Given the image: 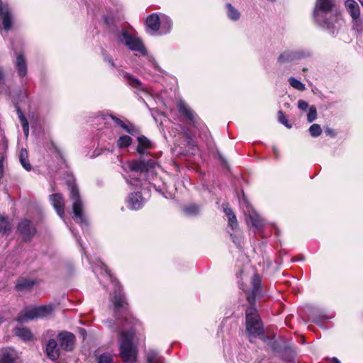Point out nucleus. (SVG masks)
Wrapping results in <instances>:
<instances>
[{
    "mask_svg": "<svg viewBox=\"0 0 363 363\" xmlns=\"http://www.w3.org/2000/svg\"><path fill=\"white\" fill-rule=\"evenodd\" d=\"M92 270L101 283L99 276L108 280L113 286L114 296L111 298L113 305L116 320H108V327L119 334V354L125 363H135L137 361L138 349L133 345V337L138 320L133 318L127 308L126 299L118 280L113 276L106 264L99 260Z\"/></svg>",
    "mask_w": 363,
    "mask_h": 363,
    "instance_id": "nucleus-1",
    "label": "nucleus"
},
{
    "mask_svg": "<svg viewBox=\"0 0 363 363\" xmlns=\"http://www.w3.org/2000/svg\"><path fill=\"white\" fill-rule=\"evenodd\" d=\"M157 165V163L156 160L152 158L130 161L124 167L125 170L128 169L127 172L128 174L124 176V178L127 183L132 186L143 187L147 184L152 186L164 198L172 199L174 195L172 193L166 190L164 184H163V186L161 187L150 182V176L153 175L154 169Z\"/></svg>",
    "mask_w": 363,
    "mask_h": 363,
    "instance_id": "nucleus-2",
    "label": "nucleus"
},
{
    "mask_svg": "<svg viewBox=\"0 0 363 363\" xmlns=\"http://www.w3.org/2000/svg\"><path fill=\"white\" fill-rule=\"evenodd\" d=\"M333 0H317L313 11L315 21L323 28L335 35L343 24V20L337 13H332Z\"/></svg>",
    "mask_w": 363,
    "mask_h": 363,
    "instance_id": "nucleus-3",
    "label": "nucleus"
},
{
    "mask_svg": "<svg viewBox=\"0 0 363 363\" xmlns=\"http://www.w3.org/2000/svg\"><path fill=\"white\" fill-rule=\"evenodd\" d=\"M230 237L238 249L239 257L238 258L235 267L236 279L239 289L241 291V297L250 302V275H249V263L248 256L242 251V238L240 235L230 233Z\"/></svg>",
    "mask_w": 363,
    "mask_h": 363,
    "instance_id": "nucleus-4",
    "label": "nucleus"
},
{
    "mask_svg": "<svg viewBox=\"0 0 363 363\" xmlns=\"http://www.w3.org/2000/svg\"><path fill=\"white\" fill-rule=\"evenodd\" d=\"M265 294L266 292L262 283V277L255 273L251 280V337L264 338L262 323L253 303L260 301Z\"/></svg>",
    "mask_w": 363,
    "mask_h": 363,
    "instance_id": "nucleus-5",
    "label": "nucleus"
},
{
    "mask_svg": "<svg viewBox=\"0 0 363 363\" xmlns=\"http://www.w3.org/2000/svg\"><path fill=\"white\" fill-rule=\"evenodd\" d=\"M68 187L69 198L72 202L73 218L78 223L82 229L88 226V220L83 213L84 204L80 197L79 189L74 182H69Z\"/></svg>",
    "mask_w": 363,
    "mask_h": 363,
    "instance_id": "nucleus-6",
    "label": "nucleus"
},
{
    "mask_svg": "<svg viewBox=\"0 0 363 363\" xmlns=\"http://www.w3.org/2000/svg\"><path fill=\"white\" fill-rule=\"evenodd\" d=\"M118 43L125 45L130 50L138 52L143 56L147 55V51L143 41L139 38L133 35L127 30L121 29L116 33Z\"/></svg>",
    "mask_w": 363,
    "mask_h": 363,
    "instance_id": "nucleus-7",
    "label": "nucleus"
},
{
    "mask_svg": "<svg viewBox=\"0 0 363 363\" xmlns=\"http://www.w3.org/2000/svg\"><path fill=\"white\" fill-rule=\"evenodd\" d=\"M54 309L55 306L51 303L38 307H26L19 313L16 317V320L23 323L35 318H45L50 315Z\"/></svg>",
    "mask_w": 363,
    "mask_h": 363,
    "instance_id": "nucleus-8",
    "label": "nucleus"
},
{
    "mask_svg": "<svg viewBox=\"0 0 363 363\" xmlns=\"http://www.w3.org/2000/svg\"><path fill=\"white\" fill-rule=\"evenodd\" d=\"M311 55V52L307 49H287L279 54L277 61L280 64H286L308 57Z\"/></svg>",
    "mask_w": 363,
    "mask_h": 363,
    "instance_id": "nucleus-9",
    "label": "nucleus"
},
{
    "mask_svg": "<svg viewBox=\"0 0 363 363\" xmlns=\"http://www.w3.org/2000/svg\"><path fill=\"white\" fill-rule=\"evenodd\" d=\"M178 111L179 113L184 116L189 124L196 128H201L202 123L197 114L183 101L178 104Z\"/></svg>",
    "mask_w": 363,
    "mask_h": 363,
    "instance_id": "nucleus-10",
    "label": "nucleus"
},
{
    "mask_svg": "<svg viewBox=\"0 0 363 363\" xmlns=\"http://www.w3.org/2000/svg\"><path fill=\"white\" fill-rule=\"evenodd\" d=\"M120 74L124 79L126 80L127 84L132 89H133L135 92L138 95L140 92L147 96L150 95L147 87L144 85L138 79L133 77L130 74L123 71L121 72Z\"/></svg>",
    "mask_w": 363,
    "mask_h": 363,
    "instance_id": "nucleus-11",
    "label": "nucleus"
},
{
    "mask_svg": "<svg viewBox=\"0 0 363 363\" xmlns=\"http://www.w3.org/2000/svg\"><path fill=\"white\" fill-rule=\"evenodd\" d=\"M18 230L26 242L30 241L36 233L33 223L28 219H25L18 223Z\"/></svg>",
    "mask_w": 363,
    "mask_h": 363,
    "instance_id": "nucleus-12",
    "label": "nucleus"
},
{
    "mask_svg": "<svg viewBox=\"0 0 363 363\" xmlns=\"http://www.w3.org/2000/svg\"><path fill=\"white\" fill-rule=\"evenodd\" d=\"M57 339L60 342V347L66 351H72L74 349L75 342V336L67 331H62L58 333Z\"/></svg>",
    "mask_w": 363,
    "mask_h": 363,
    "instance_id": "nucleus-13",
    "label": "nucleus"
},
{
    "mask_svg": "<svg viewBox=\"0 0 363 363\" xmlns=\"http://www.w3.org/2000/svg\"><path fill=\"white\" fill-rule=\"evenodd\" d=\"M0 22L4 30L8 31L12 26V16L7 4L0 2Z\"/></svg>",
    "mask_w": 363,
    "mask_h": 363,
    "instance_id": "nucleus-14",
    "label": "nucleus"
},
{
    "mask_svg": "<svg viewBox=\"0 0 363 363\" xmlns=\"http://www.w3.org/2000/svg\"><path fill=\"white\" fill-rule=\"evenodd\" d=\"M49 200L57 215L63 218L65 216V199L60 193L52 194L49 196Z\"/></svg>",
    "mask_w": 363,
    "mask_h": 363,
    "instance_id": "nucleus-15",
    "label": "nucleus"
},
{
    "mask_svg": "<svg viewBox=\"0 0 363 363\" xmlns=\"http://www.w3.org/2000/svg\"><path fill=\"white\" fill-rule=\"evenodd\" d=\"M145 201V199L140 191L131 193L127 199V206L131 210H138L144 206Z\"/></svg>",
    "mask_w": 363,
    "mask_h": 363,
    "instance_id": "nucleus-16",
    "label": "nucleus"
},
{
    "mask_svg": "<svg viewBox=\"0 0 363 363\" xmlns=\"http://www.w3.org/2000/svg\"><path fill=\"white\" fill-rule=\"evenodd\" d=\"M345 5L354 22V26L358 29V27L361 25L360 9L358 4L354 0H346Z\"/></svg>",
    "mask_w": 363,
    "mask_h": 363,
    "instance_id": "nucleus-17",
    "label": "nucleus"
},
{
    "mask_svg": "<svg viewBox=\"0 0 363 363\" xmlns=\"http://www.w3.org/2000/svg\"><path fill=\"white\" fill-rule=\"evenodd\" d=\"M160 16L157 13H152L146 18L147 31L151 35L158 33L160 29Z\"/></svg>",
    "mask_w": 363,
    "mask_h": 363,
    "instance_id": "nucleus-18",
    "label": "nucleus"
},
{
    "mask_svg": "<svg viewBox=\"0 0 363 363\" xmlns=\"http://www.w3.org/2000/svg\"><path fill=\"white\" fill-rule=\"evenodd\" d=\"M61 347H58L57 341L51 337L48 340L46 344V353L49 359L52 360H57L60 355Z\"/></svg>",
    "mask_w": 363,
    "mask_h": 363,
    "instance_id": "nucleus-19",
    "label": "nucleus"
},
{
    "mask_svg": "<svg viewBox=\"0 0 363 363\" xmlns=\"http://www.w3.org/2000/svg\"><path fill=\"white\" fill-rule=\"evenodd\" d=\"M138 145L137 147V152L140 154L141 157L147 155L148 150L152 147L151 141L144 135L138 137Z\"/></svg>",
    "mask_w": 363,
    "mask_h": 363,
    "instance_id": "nucleus-20",
    "label": "nucleus"
},
{
    "mask_svg": "<svg viewBox=\"0 0 363 363\" xmlns=\"http://www.w3.org/2000/svg\"><path fill=\"white\" fill-rule=\"evenodd\" d=\"M18 356L16 350L6 348L2 350L0 356V363H18Z\"/></svg>",
    "mask_w": 363,
    "mask_h": 363,
    "instance_id": "nucleus-21",
    "label": "nucleus"
},
{
    "mask_svg": "<svg viewBox=\"0 0 363 363\" xmlns=\"http://www.w3.org/2000/svg\"><path fill=\"white\" fill-rule=\"evenodd\" d=\"M14 65L18 77L21 78L26 77L28 71L27 63L25 57L22 53L17 55Z\"/></svg>",
    "mask_w": 363,
    "mask_h": 363,
    "instance_id": "nucleus-22",
    "label": "nucleus"
},
{
    "mask_svg": "<svg viewBox=\"0 0 363 363\" xmlns=\"http://www.w3.org/2000/svg\"><path fill=\"white\" fill-rule=\"evenodd\" d=\"M179 128L181 130V132L179 133V137L181 138H184L185 144L184 145L185 147H189V150H191L192 151H194L196 149V144L195 141L194 140L192 136L189 132L188 128H186L185 126L179 125Z\"/></svg>",
    "mask_w": 363,
    "mask_h": 363,
    "instance_id": "nucleus-23",
    "label": "nucleus"
},
{
    "mask_svg": "<svg viewBox=\"0 0 363 363\" xmlns=\"http://www.w3.org/2000/svg\"><path fill=\"white\" fill-rule=\"evenodd\" d=\"M172 21L171 18L164 15H160V29L158 30V35H166L172 30Z\"/></svg>",
    "mask_w": 363,
    "mask_h": 363,
    "instance_id": "nucleus-24",
    "label": "nucleus"
},
{
    "mask_svg": "<svg viewBox=\"0 0 363 363\" xmlns=\"http://www.w3.org/2000/svg\"><path fill=\"white\" fill-rule=\"evenodd\" d=\"M251 225L257 232H261L266 224L265 220L254 209L251 208Z\"/></svg>",
    "mask_w": 363,
    "mask_h": 363,
    "instance_id": "nucleus-25",
    "label": "nucleus"
},
{
    "mask_svg": "<svg viewBox=\"0 0 363 363\" xmlns=\"http://www.w3.org/2000/svg\"><path fill=\"white\" fill-rule=\"evenodd\" d=\"M35 284V279L21 277L18 279L15 288L18 291H30Z\"/></svg>",
    "mask_w": 363,
    "mask_h": 363,
    "instance_id": "nucleus-26",
    "label": "nucleus"
},
{
    "mask_svg": "<svg viewBox=\"0 0 363 363\" xmlns=\"http://www.w3.org/2000/svg\"><path fill=\"white\" fill-rule=\"evenodd\" d=\"M223 211L225 216L228 217V225L231 228L232 230H236L238 223L235 213L233 210L228 207L227 205L223 204Z\"/></svg>",
    "mask_w": 363,
    "mask_h": 363,
    "instance_id": "nucleus-27",
    "label": "nucleus"
},
{
    "mask_svg": "<svg viewBox=\"0 0 363 363\" xmlns=\"http://www.w3.org/2000/svg\"><path fill=\"white\" fill-rule=\"evenodd\" d=\"M145 356L147 363H164V357L155 350L147 351Z\"/></svg>",
    "mask_w": 363,
    "mask_h": 363,
    "instance_id": "nucleus-28",
    "label": "nucleus"
},
{
    "mask_svg": "<svg viewBox=\"0 0 363 363\" xmlns=\"http://www.w3.org/2000/svg\"><path fill=\"white\" fill-rule=\"evenodd\" d=\"M108 117L111 118L118 126L121 128L126 133L133 135L135 132V128L132 124L127 125L121 119L112 114L108 115Z\"/></svg>",
    "mask_w": 363,
    "mask_h": 363,
    "instance_id": "nucleus-29",
    "label": "nucleus"
},
{
    "mask_svg": "<svg viewBox=\"0 0 363 363\" xmlns=\"http://www.w3.org/2000/svg\"><path fill=\"white\" fill-rule=\"evenodd\" d=\"M226 15L228 18L233 21H237L240 18V11L232 6L231 4L227 3L225 4Z\"/></svg>",
    "mask_w": 363,
    "mask_h": 363,
    "instance_id": "nucleus-30",
    "label": "nucleus"
},
{
    "mask_svg": "<svg viewBox=\"0 0 363 363\" xmlns=\"http://www.w3.org/2000/svg\"><path fill=\"white\" fill-rule=\"evenodd\" d=\"M184 213L188 216H196L201 211V206L196 203H190L183 207Z\"/></svg>",
    "mask_w": 363,
    "mask_h": 363,
    "instance_id": "nucleus-31",
    "label": "nucleus"
},
{
    "mask_svg": "<svg viewBox=\"0 0 363 363\" xmlns=\"http://www.w3.org/2000/svg\"><path fill=\"white\" fill-rule=\"evenodd\" d=\"M15 334L25 341L31 340L33 339L32 333L27 328H16Z\"/></svg>",
    "mask_w": 363,
    "mask_h": 363,
    "instance_id": "nucleus-32",
    "label": "nucleus"
},
{
    "mask_svg": "<svg viewBox=\"0 0 363 363\" xmlns=\"http://www.w3.org/2000/svg\"><path fill=\"white\" fill-rule=\"evenodd\" d=\"M11 224L6 217L0 214V234L7 235L11 232Z\"/></svg>",
    "mask_w": 363,
    "mask_h": 363,
    "instance_id": "nucleus-33",
    "label": "nucleus"
},
{
    "mask_svg": "<svg viewBox=\"0 0 363 363\" xmlns=\"http://www.w3.org/2000/svg\"><path fill=\"white\" fill-rule=\"evenodd\" d=\"M19 160L21 165L23 168L27 171H30L32 169V166L29 162L28 158V153L26 150H22L20 152Z\"/></svg>",
    "mask_w": 363,
    "mask_h": 363,
    "instance_id": "nucleus-34",
    "label": "nucleus"
},
{
    "mask_svg": "<svg viewBox=\"0 0 363 363\" xmlns=\"http://www.w3.org/2000/svg\"><path fill=\"white\" fill-rule=\"evenodd\" d=\"M116 143L119 148L128 147L132 143V138L128 135H122L119 137Z\"/></svg>",
    "mask_w": 363,
    "mask_h": 363,
    "instance_id": "nucleus-35",
    "label": "nucleus"
},
{
    "mask_svg": "<svg viewBox=\"0 0 363 363\" xmlns=\"http://www.w3.org/2000/svg\"><path fill=\"white\" fill-rule=\"evenodd\" d=\"M97 363H114L113 357L109 353H103L97 357Z\"/></svg>",
    "mask_w": 363,
    "mask_h": 363,
    "instance_id": "nucleus-36",
    "label": "nucleus"
},
{
    "mask_svg": "<svg viewBox=\"0 0 363 363\" xmlns=\"http://www.w3.org/2000/svg\"><path fill=\"white\" fill-rule=\"evenodd\" d=\"M289 82L290 85L294 87V89L298 90V91H303L306 89L305 85L299 80L296 79L294 77H290L289 79Z\"/></svg>",
    "mask_w": 363,
    "mask_h": 363,
    "instance_id": "nucleus-37",
    "label": "nucleus"
},
{
    "mask_svg": "<svg viewBox=\"0 0 363 363\" xmlns=\"http://www.w3.org/2000/svg\"><path fill=\"white\" fill-rule=\"evenodd\" d=\"M245 337L250 340V306L245 308V330L244 332Z\"/></svg>",
    "mask_w": 363,
    "mask_h": 363,
    "instance_id": "nucleus-38",
    "label": "nucleus"
},
{
    "mask_svg": "<svg viewBox=\"0 0 363 363\" xmlns=\"http://www.w3.org/2000/svg\"><path fill=\"white\" fill-rule=\"evenodd\" d=\"M309 133L312 137H318L322 133V129L318 124H313L309 128Z\"/></svg>",
    "mask_w": 363,
    "mask_h": 363,
    "instance_id": "nucleus-39",
    "label": "nucleus"
},
{
    "mask_svg": "<svg viewBox=\"0 0 363 363\" xmlns=\"http://www.w3.org/2000/svg\"><path fill=\"white\" fill-rule=\"evenodd\" d=\"M317 118V110L314 106H311L308 108V113L307 115V120L308 123H312Z\"/></svg>",
    "mask_w": 363,
    "mask_h": 363,
    "instance_id": "nucleus-40",
    "label": "nucleus"
},
{
    "mask_svg": "<svg viewBox=\"0 0 363 363\" xmlns=\"http://www.w3.org/2000/svg\"><path fill=\"white\" fill-rule=\"evenodd\" d=\"M278 121L280 123L284 125L287 128H291V125L289 123L286 116L284 115L282 111L278 112Z\"/></svg>",
    "mask_w": 363,
    "mask_h": 363,
    "instance_id": "nucleus-41",
    "label": "nucleus"
},
{
    "mask_svg": "<svg viewBox=\"0 0 363 363\" xmlns=\"http://www.w3.org/2000/svg\"><path fill=\"white\" fill-rule=\"evenodd\" d=\"M104 61L108 63L111 67H116V65L111 56L106 53L104 50L102 51Z\"/></svg>",
    "mask_w": 363,
    "mask_h": 363,
    "instance_id": "nucleus-42",
    "label": "nucleus"
},
{
    "mask_svg": "<svg viewBox=\"0 0 363 363\" xmlns=\"http://www.w3.org/2000/svg\"><path fill=\"white\" fill-rule=\"evenodd\" d=\"M73 235L75 237L76 240H77V242L79 243V245H80L81 248H82V251L83 252V255H84L86 259H88V261L89 262V263L91 264V262L89 261V258L88 257V255H86V252L84 251V246L82 245V240H81V238L77 236V235L74 232L73 230L70 229Z\"/></svg>",
    "mask_w": 363,
    "mask_h": 363,
    "instance_id": "nucleus-43",
    "label": "nucleus"
},
{
    "mask_svg": "<svg viewBox=\"0 0 363 363\" xmlns=\"http://www.w3.org/2000/svg\"><path fill=\"white\" fill-rule=\"evenodd\" d=\"M17 113L21 125L24 124V123H28L26 118L24 116L23 113L19 108H17Z\"/></svg>",
    "mask_w": 363,
    "mask_h": 363,
    "instance_id": "nucleus-44",
    "label": "nucleus"
},
{
    "mask_svg": "<svg viewBox=\"0 0 363 363\" xmlns=\"http://www.w3.org/2000/svg\"><path fill=\"white\" fill-rule=\"evenodd\" d=\"M298 107L299 109L302 111H306L307 108H308V104L303 100H299L298 101Z\"/></svg>",
    "mask_w": 363,
    "mask_h": 363,
    "instance_id": "nucleus-45",
    "label": "nucleus"
},
{
    "mask_svg": "<svg viewBox=\"0 0 363 363\" xmlns=\"http://www.w3.org/2000/svg\"><path fill=\"white\" fill-rule=\"evenodd\" d=\"M22 128H23V133L25 134V135L26 137H28V133H29V125H28V123H24V124H22Z\"/></svg>",
    "mask_w": 363,
    "mask_h": 363,
    "instance_id": "nucleus-46",
    "label": "nucleus"
},
{
    "mask_svg": "<svg viewBox=\"0 0 363 363\" xmlns=\"http://www.w3.org/2000/svg\"><path fill=\"white\" fill-rule=\"evenodd\" d=\"M5 74L2 67H0V85L4 83Z\"/></svg>",
    "mask_w": 363,
    "mask_h": 363,
    "instance_id": "nucleus-47",
    "label": "nucleus"
},
{
    "mask_svg": "<svg viewBox=\"0 0 363 363\" xmlns=\"http://www.w3.org/2000/svg\"><path fill=\"white\" fill-rule=\"evenodd\" d=\"M242 202L245 203L246 204V210L244 209V212L245 213H246V212L249 211V206H248V204H247V200H246V198L244 195V194H242V199L240 200V203L242 204Z\"/></svg>",
    "mask_w": 363,
    "mask_h": 363,
    "instance_id": "nucleus-48",
    "label": "nucleus"
},
{
    "mask_svg": "<svg viewBox=\"0 0 363 363\" xmlns=\"http://www.w3.org/2000/svg\"><path fill=\"white\" fill-rule=\"evenodd\" d=\"M325 133L328 134V135H330L332 136H335V133H334L333 130L330 129V128H328L326 130H325Z\"/></svg>",
    "mask_w": 363,
    "mask_h": 363,
    "instance_id": "nucleus-49",
    "label": "nucleus"
},
{
    "mask_svg": "<svg viewBox=\"0 0 363 363\" xmlns=\"http://www.w3.org/2000/svg\"><path fill=\"white\" fill-rule=\"evenodd\" d=\"M246 357H243V355L240 354L238 357V361H242L243 363H247Z\"/></svg>",
    "mask_w": 363,
    "mask_h": 363,
    "instance_id": "nucleus-50",
    "label": "nucleus"
},
{
    "mask_svg": "<svg viewBox=\"0 0 363 363\" xmlns=\"http://www.w3.org/2000/svg\"><path fill=\"white\" fill-rule=\"evenodd\" d=\"M80 335L83 337V338H85L86 336V332L84 328H81L79 330Z\"/></svg>",
    "mask_w": 363,
    "mask_h": 363,
    "instance_id": "nucleus-51",
    "label": "nucleus"
},
{
    "mask_svg": "<svg viewBox=\"0 0 363 363\" xmlns=\"http://www.w3.org/2000/svg\"><path fill=\"white\" fill-rule=\"evenodd\" d=\"M46 335L50 337H53L55 335V333L52 330H48L46 332Z\"/></svg>",
    "mask_w": 363,
    "mask_h": 363,
    "instance_id": "nucleus-52",
    "label": "nucleus"
},
{
    "mask_svg": "<svg viewBox=\"0 0 363 363\" xmlns=\"http://www.w3.org/2000/svg\"><path fill=\"white\" fill-rule=\"evenodd\" d=\"M332 362H333V363H340V361L338 360V359H337V358H336V357H333V358L332 359Z\"/></svg>",
    "mask_w": 363,
    "mask_h": 363,
    "instance_id": "nucleus-53",
    "label": "nucleus"
},
{
    "mask_svg": "<svg viewBox=\"0 0 363 363\" xmlns=\"http://www.w3.org/2000/svg\"><path fill=\"white\" fill-rule=\"evenodd\" d=\"M3 176V168H2V166L0 165V179Z\"/></svg>",
    "mask_w": 363,
    "mask_h": 363,
    "instance_id": "nucleus-54",
    "label": "nucleus"
},
{
    "mask_svg": "<svg viewBox=\"0 0 363 363\" xmlns=\"http://www.w3.org/2000/svg\"><path fill=\"white\" fill-rule=\"evenodd\" d=\"M174 143L175 145L177 144L178 146H182L183 145L182 143L177 141V140H175Z\"/></svg>",
    "mask_w": 363,
    "mask_h": 363,
    "instance_id": "nucleus-55",
    "label": "nucleus"
},
{
    "mask_svg": "<svg viewBox=\"0 0 363 363\" xmlns=\"http://www.w3.org/2000/svg\"><path fill=\"white\" fill-rule=\"evenodd\" d=\"M4 317L2 316V315L0 313V324H1V323H3V322H4Z\"/></svg>",
    "mask_w": 363,
    "mask_h": 363,
    "instance_id": "nucleus-56",
    "label": "nucleus"
},
{
    "mask_svg": "<svg viewBox=\"0 0 363 363\" xmlns=\"http://www.w3.org/2000/svg\"><path fill=\"white\" fill-rule=\"evenodd\" d=\"M140 99H141V100L143 101V102L145 104V106H146L147 107H148L147 104L145 101V100H144L141 96H140Z\"/></svg>",
    "mask_w": 363,
    "mask_h": 363,
    "instance_id": "nucleus-57",
    "label": "nucleus"
},
{
    "mask_svg": "<svg viewBox=\"0 0 363 363\" xmlns=\"http://www.w3.org/2000/svg\"><path fill=\"white\" fill-rule=\"evenodd\" d=\"M358 1L360 2V4L363 3V0H358Z\"/></svg>",
    "mask_w": 363,
    "mask_h": 363,
    "instance_id": "nucleus-58",
    "label": "nucleus"
},
{
    "mask_svg": "<svg viewBox=\"0 0 363 363\" xmlns=\"http://www.w3.org/2000/svg\"><path fill=\"white\" fill-rule=\"evenodd\" d=\"M105 132H102L101 135H100V138H102V134L104 133Z\"/></svg>",
    "mask_w": 363,
    "mask_h": 363,
    "instance_id": "nucleus-59",
    "label": "nucleus"
},
{
    "mask_svg": "<svg viewBox=\"0 0 363 363\" xmlns=\"http://www.w3.org/2000/svg\"><path fill=\"white\" fill-rule=\"evenodd\" d=\"M246 222L248 223V218L246 217Z\"/></svg>",
    "mask_w": 363,
    "mask_h": 363,
    "instance_id": "nucleus-60",
    "label": "nucleus"
},
{
    "mask_svg": "<svg viewBox=\"0 0 363 363\" xmlns=\"http://www.w3.org/2000/svg\"><path fill=\"white\" fill-rule=\"evenodd\" d=\"M362 4V7H363V3H362V4Z\"/></svg>",
    "mask_w": 363,
    "mask_h": 363,
    "instance_id": "nucleus-61",
    "label": "nucleus"
}]
</instances>
